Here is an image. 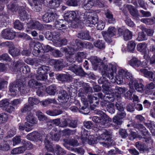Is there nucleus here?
Returning a JSON list of instances; mask_svg holds the SVG:
<instances>
[{
  "label": "nucleus",
  "instance_id": "nucleus-1",
  "mask_svg": "<svg viewBox=\"0 0 155 155\" xmlns=\"http://www.w3.org/2000/svg\"><path fill=\"white\" fill-rule=\"evenodd\" d=\"M92 63L94 66H95L96 69L103 68L102 71V77L98 80V82L99 84H103L102 86L103 88V92L106 94L110 87L108 85V81L106 77L110 80L112 82L114 83L115 80L113 79L114 76L116 74V68L111 64H104L101 60L97 58H95Z\"/></svg>",
  "mask_w": 155,
  "mask_h": 155
},
{
  "label": "nucleus",
  "instance_id": "nucleus-2",
  "mask_svg": "<svg viewBox=\"0 0 155 155\" xmlns=\"http://www.w3.org/2000/svg\"><path fill=\"white\" fill-rule=\"evenodd\" d=\"M99 141L105 140L104 142H103L101 143L104 146L108 145H110L114 144V140L111 139L110 136H97V139L94 136L93 137H90V136H85L81 137L82 141L83 143H87L90 145H92L94 143H96L97 140Z\"/></svg>",
  "mask_w": 155,
  "mask_h": 155
},
{
  "label": "nucleus",
  "instance_id": "nucleus-3",
  "mask_svg": "<svg viewBox=\"0 0 155 155\" xmlns=\"http://www.w3.org/2000/svg\"><path fill=\"white\" fill-rule=\"evenodd\" d=\"M126 89L124 87L117 86H111L108 93L104 96V98L107 100L113 102L117 98H120V95L125 93Z\"/></svg>",
  "mask_w": 155,
  "mask_h": 155
},
{
  "label": "nucleus",
  "instance_id": "nucleus-4",
  "mask_svg": "<svg viewBox=\"0 0 155 155\" xmlns=\"http://www.w3.org/2000/svg\"><path fill=\"white\" fill-rule=\"evenodd\" d=\"M124 103L121 101H118L115 103V106L118 111L113 117V121L117 125H120L122 124V119L126 116V113L124 111Z\"/></svg>",
  "mask_w": 155,
  "mask_h": 155
},
{
  "label": "nucleus",
  "instance_id": "nucleus-5",
  "mask_svg": "<svg viewBox=\"0 0 155 155\" xmlns=\"http://www.w3.org/2000/svg\"><path fill=\"white\" fill-rule=\"evenodd\" d=\"M92 120L101 127L107 126V124L111 121V119L106 114H103L101 117L94 116L92 117Z\"/></svg>",
  "mask_w": 155,
  "mask_h": 155
},
{
  "label": "nucleus",
  "instance_id": "nucleus-6",
  "mask_svg": "<svg viewBox=\"0 0 155 155\" xmlns=\"http://www.w3.org/2000/svg\"><path fill=\"white\" fill-rule=\"evenodd\" d=\"M50 67L42 65L38 67L37 71V75L36 76V79L40 81L46 80L47 76L46 74L50 71Z\"/></svg>",
  "mask_w": 155,
  "mask_h": 155
},
{
  "label": "nucleus",
  "instance_id": "nucleus-7",
  "mask_svg": "<svg viewBox=\"0 0 155 155\" xmlns=\"http://www.w3.org/2000/svg\"><path fill=\"white\" fill-rule=\"evenodd\" d=\"M82 15L83 21H86V23L88 24V26H91L92 25H94L97 24L98 21V18L97 16L94 17L92 16L91 14L87 12L83 14Z\"/></svg>",
  "mask_w": 155,
  "mask_h": 155
},
{
  "label": "nucleus",
  "instance_id": "nucleus-8",
  "mask_svg": "<svg viewBox=\"0 0 155 155\" xmlns=\"http://www.w3.org/2000/svg\"><path fill=\"white\" fill-rule=\"evenodd\" d=\"M5 44L9 48V53L13 57H15L20 55V50L15 47L14 45L12 42L6 41L5 42Z\"/></svg>",
  "mask_w": 155,
  "mask_h": 155
},
{
  "label": "nucleus",
  "instance_id": "nucleus-9",
  "mask_svg": "<svg viewBox=\"0 0 155 155\" xmlns=\"http://www.w3.org/2000/svg\"><path fill=\"white\" fill-rule=\"evenodd\" d=\"M51 63L54 65V67L58 70H60L65 66H68L70 65L68 63H64L63 60L60 59L56 60L51 59Z\"/></svg>",
  "mask_w": 155,
  "mask_h": 155
},
{
  "label": "nucleus",
  "instance_id": "nucleus-10",
  "mask_svg": "<svg viewBox=\"0 0 155 155\" xmlns=\"http://www.w3.org/2000/svg\"><path fill=\"white\" fill-rule=\"evenodd\" d=\"M55 77L58 81L64 83L71 81L72 79L71 76L68 73L56 74H55Z\"/></svg>",
  "mask_w": 155,
  "mask_h": 155
},
{
  "label": "nucleus",
  "instance_id": "nucleus-11",
  "mask_svg": "<svg viewBox=\"0 0 155 155\" xmlns=\"http://www.w3.org/2000/svg\"><path fill=\"white\" fill-rule=\"evenodd\" d=\"M130 87L132 89H135L137 91L141 93L144 91V86L142 83H138L137 81L135 80L130 82L129 84Z\"/></svg>",
  "mask_w": 155,
  "mask_h": 155
},
{
  "label": "nucleus",
  "instance_id": "nucleus-12",
  "mask_svg": "<svg viewBox=\"0 0 155 155\" xmlns=\"http://www.w3.org/2000/svg\"><path fill=\"white\" fill-rule=\"evenodd\" d=\"M57 15V14L54 12H48L43 15L42 19L45 23L51 22L54 21Z\"/></svg>",
  "mask_w": 155,
  "mask_h": 155
},
{
  "label": "nucleus",
  "instance_id": "nucleus-13",
  "mask_svg": "<svg viewBox=\"0 0 155 155\" xmlns=\"http://www.w3.org/2000/svg\"><path fill=\"white\" fill-rule=\"evenodd\" d=\"M46 35V38L47 39L49 40H52L54 43H57L58 42L60 41V34L59 33L55 32H53L52 34L50 33H48Z\"/></svg>",
  "mask_w": 155,
  "mask_h": 155
},
{
  "label": "nucleus",
  "instance_id": "nucleus-14",
  "mask_svg": "<svg viewBox=\"0 0 155 155\" xmlns=\"http://www.w3.org/2000/svg\"><path fill=\"white\" fill-rule=\"evenodd\" d=\"M64 19L67 21H76L77 15L74 11H69L65 13L64 15Z\"/></svg>",
  "mask_w": 155,
  "mask_h": 155
},
{
  "label": "nucleus",
  "instance_id": "nucleus-15",
  "mask_svg": "<svg viewBox=\"0 0 155 155\" xmlns=\"http://www.w3.org/2000/svg\"><path fill=\"white\" fill-rule=\"evenodd\" d=\"M28 26L29 28L40 31L43 30L44 28L43 25L36 21H33L32 22L28 24Z\"/></svg>",
  "mask_w": 155,
  "mask_h": 155
},
{
  "label": "nucleus",
  "instance_id": "nucleus-16",
  "mask_svg": "<svg viewBox=\"0 0 155 155\" xmlns=\"http://www.w3.org/2000/svg\"><path fill=\"white\" fill-rule=\"evenodd\" d=\"M18 14L20 18L22 21H23L29 18L30 15L29 14V12L24 7H22L20 8Z\"/></svg>",
  "mask_w": 155,
  "mask_h": 155
},
{
  "label": "nucleus",
  "instance_id": "nucleus-17",
  "mask_svg": "<svg viewBox=\"0 0 155 155\" xmlns=\"http://www.w3.org/2000/svg\"><path fill=\"white\" fill-rule=\"evenodd\" d=\"M70 68L71 70L72 71L77 75L84 76L87 74V73L84 72L81 67L74 65V66L69 67Z\"/></svg>",
  "mask_w": 155,
  "mask_h": 155
},
{
  "label": "nucleus",
  "instance_id": "nucleus-18",
  "mask_svg": "<svg viewBox=\"0 0 155 155\" xmlns=\"http://www.w3.org/2000/svg\"><path fill=\"white\" fill-rule=\"evenodd\" d=\"M88 97L90 104L91 109L92 110H94V107L93 106L95 107L98 105L99 101V98L97 97L89 95H88Z\"/></svg>",
  "mask_w": 155,
  "mask_h": 155
},
{
  "label": "nucleus",
  "instance_id": "nucleus-19",
  "mask_svg": "<svg viewBox=\"0 0 155 155\" xmlns=\"http://www.w3.org/2000/svg\"><path fill=\"white\" fill-rule=\"evenodd\" d=\"M2 37L7 39H12L15 36V32L8 29L2 31Z\"/></svg>",
  "mask_w": 155,
  "mask_h": 155
},
{
  "label": "nucleus",
  "instance_id": "nucleus-20",
  "mask_svg": "<svg viewBox=\"0 0 155 155\" xmlns=\"http://www.w3.org/2000/svg\"><path fill=\"white\" fill-rule=\"evenodd\" d=\"M63 140L64 142V145L66 147V145L68 144L73 147H76L79 145V143L77 140L75 139L64 138H63L62 140H61V141Z\"/></svg>",
  "mask_w": 155,
  "mask_h": 155
},
{
  "label": "nucleus",
  "instance_id": "nucleus-21",
  "mask_svg": "<svg viewBox=\"0 0 155 155\" xmlns=\"http://www.w3.org/2000/svg\"><path fill=\"white\" fill-rule=\"evenodd\" d=\"M152 82L147 84L144 89V93L146 94L150 95L152 93V90L155 88V78L153 80H151Z\"/></svg>",
  "mask_w": 155,
  "mask_h": 155
},
{
  "label": "nucleus",
  "instance_id": "nucleus-22",
  "mask_svg": "<svg viewBox=\"0 0 155 155\" xmlns=\"http://www.w3.org/2000/svg\"><path fill=\"white\" fill-rule=\"evenodd\" d=\"M71 46L64 49V51L66 55L73 54L75 51H77L76 46L73 42H71L70 43Z\"/></svg>",
  "mask_w": 155,
  "mask_h": 155
},
{
  "label": "nucleus",
  "instance_id": "nucleus-23",
  "mask_svg": "<svg viewBox=\"0 0 155 155\" xmlns=\"http://www.w3.org/2000/svg\"><path fill=\"white\" fill-rule=\"evenodd\" d=\"M119 74L123 75L124 79H127L131 82L132 81H134L132 74L129 72L126 71L124 70L121 69L119 71Z\"/></svg>",
  "mask_w": 155,
  "mask_h": 155
},
{
  "label": "nucleus",
  "instance_id": "nucleus-24",
  "mask_svg": "<svg viewBox=\"0 0 155 155\" xmlns=\"http://www.w3.org/2000/svg\"><path fill=\"white\" fill-rule=\"evenodd\" d=\"M45 0H33V9L37 12L39 11L41 9V5L43 3Z\"/></svg>",
  "mask_w": 155,
  "mask_h": 155
},
{
  "label": "nucleus",
  "instance_id": "nucleus-25",
  "mask_svg": "<svg viewBox=\"0 0 155 155\" xmlns=\"http://www.w3.org/2000/svg\"><path fill=\"white\" fill-rule=\"evenodd\" d=\"M4 8L3 5H0V21L3 23V25H5L6 23V20L8 18V15L5 12H2Z\"/></svg>",
  "mask_w": 155,
  "mask_h": 155
},
{
  "label": "nucleus",
  "instance_id": "nucleus-26",
  "mask_svg": "<svg viewBox=\"0 0 155 155\" xmlns=\"http://www.w3.org/2000/svg\"><path fill=\"white\" fill-rule=\"evenodd\" d=\"M27 114L25 119L28 122L33 124H37L38 122L37 119L32 113L29 112Z\"/></svg>",
  "mask_w": 155,
  "mask_h": 155
},
{
  "label": "nucleus",
  "instance_id": "nucleus-27",
  "mask_svg": "<svg viewBox=\"0 0 155 155\" xmlns=\"http://www.w3.org/2000/svg\"><path fill=\"white\" fill-rule=\"evenodd\" d=\"M29 45L31 49H33L36 50H38L39 52L44 51V49L42 46L39 42L35 43L33 41H31Z\"/></svg>",
  "mask_w": 155,
  "mask_h": 155
},
{
  "label": "nucleus",
  "instance_id": "nucleus-28",
  "mask_svg": "<svg viewBox=\"0 0 155 155\" xmlns=\"http://www.w3.org/2000/svg\"><path fill=\"white\" fill-rule=\"evenodd\" d=\"M18 87L20 93L22 94H26L29 91V88L21 82L18 83Z\"/></svg>",
  "mask_w": 155,
  "mask_h": 155
},
{
  "label": "nucleus",
  "instance_id": "nucleus-29",
  "mask_svg": "<svg viewBox=\"0 0 155 155\" xmlns=\"http://www.w3.org/2000/svg\"><path fill=\"white\" fill-rule=\"evenodd\" d=\"M68 97V95L66 91H63L61 93L59 94L58 100L60 102L64 103L67 101Z\"/></svg>",
  "mask_w": 155,
  "mask_h": 155
},
{
  "label": "nucleus",
  "instance_id": "nucleus-30",
  "mask_svg": "<svg viewBox=\"0 0 155 155\" xmlns=\"http://www.w3.org/2000/svg\"><path fill=\"white\" fill-rule=\"evenodd\" d=\"M127 7L130 14L134 17V18L137 19L139 18V15L137 9L135 8L133 6L130 5H128Z\"/></svg>",
  "mask_w": 155,
  "mask_h": 155
},
{
  "label": "nucleus",
  "instance_id": "nucleus-31",
  "mask_svg": "<svg viewBox=\"0 0 155 155\" xmlns=\"http://www.w3.org/2000/svg\"><path fill=\"white\" fill-rule=\"evenodd\" d=\"M94 2L93 0H84L82 7L84 9L89 10L94 5Z\"/></svg>",
  "mask_w": 155,
  "mask_h": 155
},
{
  "label": "nucleus",
  "instance_id": "nucleus-32",
  "mask_svg": "<svg viewBox=\"0 0 155 155\" xmlns=\"http://www.w3.org/2000/svg\"><path fill=\"white\" fill-rule=\"evenodd\" d=\"M140 71L143 73L146 77L150 78V80H153L155 78V74L153 72L150 71H148L145 68H142L140 69Z\"/></svg>",
  "mask_w": 155,
  "mask_h": 155
},
{
  "label": "nucleus",
  "instance_id": "nucleus-33",
  "mask_svg": "<svg viewBox=\"0 0 155 155\" xmlns=\"http://www.w3.org/2000/svg\"><path fill=\"white\" fill-rule=\"evenodd\" d=\"M106 17L108 19V22L110 24H114L115 22V19L113 17L112 13L109 9L106 10L105 12Z\"/></svg>",
  "mask_w": 155,
  "mask_h": 155
},
{
  "label": "nucleus",
  "instance_id": "nucleus-34",
  "mask_svg": "<svg viewBox=\"0 0 155 155\" xmlns=\"http://www.w3.org/2000/svg\"><path fill=\"white\" fill-rule=\"evenodd\" d=\"M78 37L81 39L85 40H89L91 37L89 33L87 31H82L78 33Z\"/></svg>",
  "mask_w": 155,
  "mask_h": 155
},
{
  "label": "nucleus",
  "instance_id": "nucleus-35",
  "mask_svg": "<svg viewBox=\"0 0 155 155\" xmlns=\"http://www.w3.org/2000/svg\"><path fill=\"white\" fill-rule=\"evenodd\" d=\"M129 64L132 67H138L141 64V61L136 58H133L129 61Z\"/></svg>",
  "mask_w": 155,
  "mask_h": 155
},
{
  "label": "nucleus",
  "instance_id": "nucleus-36",
  "mask_svg": "<svg viewBox=\"0 0 155 155\" xmlns=\"http://www.w3.org/2000/svg\"><path fill=\"white\" fill-rule=\"evenodd\" d=\"M8 8L11 10L12 12H16L21 7L18 5L17 4L15 3H10L7 6Z\"/></svg>",
  "mask_w": 155,
  "mask_h": 155
},
{
  "label": "nucleus",
  "instance_id": "nucleus-37",
  "mask_svg": "<svg viewBox=\"0 0 155 155\" xmlns=\"http://www.w3.org/2000/svg\"><path fill=\"white\" fill-rule=\"evenodd\" d=\"M49 137L45 136L44 142L45 144V147L48 151L52 152L54 150L52 146L50 144V140H49Z\"/></svg>",
  "mask_w": 155,
  "mask_h": 155
},
{
  "label": "nucleus",
  "instance_id": "nucleus-38",
  "mask_svg": "<svg viewBox=\"0 0 155 155\" xmlns=\"http://www.w3.org/2000/svg\"><path fill=\"white\" fill-rule=\"evenodd\" d=\"M97 134L96 136H101L105 135L106 136H111L112 135V132L110 130H107L105 129L99 130L97 131Z\"/></svg>",
  "mask_w": 155,
  "mask_h": 155
},
{
  "label": "nucleus",
  "instance_id": "nucleus-39",
  "mask_svg": "<svg viewBox=\"0 0 155 155\" xmlns=\"http://www.w3.org/2000/svg\"><path fill=\"white\" fill-rule=\"evenodd\" d=\"M86 56L85 53L84 52H78L75 56L76 61L80 63L82 62L83 59Z\"/></svg>",
  "mask_w": 155,
  "mask_h": 155
},
{
  "label": "nucleus",
  "instance_id": "nucleus-40",
  "mask_svg": "<svg viewBox=\"0 0 155 155\" xmlns=\"http://www.w3.org/2000/svg\"><path fill=\"white\" fill-rule=\"evenodd\" d=\"M46 92L50 95H54L56 92V87L53 85L48 87L46 89Z\"/></svg>",
  "mask_w": 155,
  "mask_h": 155
},
{
  "label": "nucleus",
  "instance_id": "nucleus-41",
  "mask_svg": "<svg viewBox=\"0 0 155 155\" xmlns=\"http://www.w3.org/2000/svg\"><path fill=\"white\" fill-rule=\"evenodd\" d=\"M62 21H56L55 22V27L58 30H62L66 29L67 28L66 25L65 24L62 22Z\"/></svg>",
  "mask_w": 155,
  "mask_h": 155
},
{
  "label": "nucleus",
  "instance_id": "nucleus-42",
  "mask_svg": "<svg viewBox=\"0 0 155 155\" xmlns=\"http://www.w3.org/2000/svg\"><path fill=\"white\" fill-rule=\"evenodd\" d=\"M18 83L17 81L16 82H14L11 83L9 86V91L11 92L16 93Z\"/></svg>",
  "mask_w": 155,
  "mask_h": 155
},
{
  "label": "nucleus",
  "instance_id": "nucleus-43",
  "mask_svg": "<svg viewBox=\"0 0 155 155\" xmlns=\"http://www.w3.org/2000/svg\"><path fill=\"white\" fill-rule=\"evenodd\" d=\"M140 21L148 25H152L155 23V19L153 17L149 18H143Z\"/></svg>",
  "mask_w": 155,
  "mask_h": 155
},
{
  "label": "nucleus",
  "instance_id": "nucleus-44",
  "mask_svg": "<svg viewBox=\"0 0 155 155\" xmlns=\"http://www.w3.org/2000/svg\"><path fill=\"white\" fill-rule=\"evenodd\" d=\"M62 113V111L60 110H48L46 111V113L51 116H56Z\"/></svg>",
  "mask_w": 155,
  "mask_h": 155
},
{
  "label": "nucleus",
  "instance_id": "nucleus-45",
  "mask_svg": "<svg viewBox=\"0 0 155 155\" xmlns=\"http://www.w3.org/2000/svg\"><path fill=\"white\" fill-rule=\"evenodd\" d=\"M32 126L30 125L29 123L26 122L25 123L24 126L22 125H20L19 128L20 130H23L24 129L27 132H29L32 129Z\"/></svg>",
  "mask_w": 155,
  "mask_h": 155
},
{
  "label": "nucleus",
  "instance_id": "nucleus-46",
  "mask_svg": "<svg viewBox=\"0 0 155 155\" xmlns=\"http://www.w3.org/2000/svg\"><path fill=\"white\" fill-rule=\"evenodd\" d=\"M79 111L84 114H88L89 112L88 104L84 105V106H80L78 109Z\"/></svg>",
  "mask_w": 155,
  "mask_h": 155
},
{
  "label": "nucleus",
  "instance_id": "nucleus-47",
  "mask_svg": "<svg viewBox=\"0 0 155 155\" xmlns=\"http://www.w3.org/2000/svg\"><path fill=\"white\" fill-rule=\"evenodd\" d=\"M79 111L84 114H88L89 112L88 104L84 105V106H80L78 109Z\"/></svg>",
  "mask_w": 155,
  "mask_h": 155
},
{
  "label": "nucleus",
  "instance_id": "nucleus-48",
  "mask_svg": "<svg viewBox=\"0 0 155 155\" xmlns=\"http://www.w3.org/2000/svg\"><path fill=\"white\" fill-rule=\"evenodd\" d=\"M75 46L77 51L81 50L84 47V43L78 39H76L75 41Z\"/></svg>",
  "mask_w": 155,
  "mask_h": 155
},
{
  "label": "nucleus",
  "instance_id": "nucleus-49",
  "mask_svg": "<svg viewBox=\"0 0 155 155\" xmlns=\"http://www.w3.org/2000/svg\"><path fill=\"white\" fill-rule=\"evenodd\" d=\"M132 34L131 32L128 29L124 31V40L127 41L131 39Z\"/></svg>",
  "mask_w": 155,
  "mask_h": 155
},
{
  "label": "nucleus",
  "instance_id": "nucleus-50",
  "mask_svg": "<svg viewBox=\"0 0 155 155\" xmlns=\"http://www.w3.org/2000/svg\"><path fill=\"white\" fill-rule=\"evenodd\" d=\"M25 61L27 64L32 65L38 64L39 61L37 58H28L25 60Z\"/></svg>",
  "mask_w": 155,
  "mask_h": 155
},
{
  "label": "nucleus",
  "instance_id": "nucleus-51",
  "mask_svg": "<svg viewBox=\"0 0 155 155\" xmlns=\"http://www.w3.org/2000/svg\"><path fill=\"white\" fill-rule=\"evenodd\" d=\"M82 87L86 93L90 94L93 92V91L92 87L90 86L88 84L83 83L82 84Z\"/></svg>",
  "mask_w": 155,
  "mask_h": 155
},
{
  "label": "nucleus",
  "instance_id": "nucleus-52",
  "mask_svg": "<svg viewBox=\"0 0 155 155\" xmlns=\"http://www.w3.org/2000/svg\"><path fill=\"white\" fill-rule=\"evenodd\" d=\"M22 63L20 61H17L13 63V67L14 68L13 71H20L22 67Z\"/></svg>",
  "mask_w": 155,
  "mask_h": 155
},
{
  "label": "nucleus",
  "instance_id": "nucleus-53",
  "mask_svg": "<svg viewBox=\"0 0 155 155\" xmlns=\"http://www.w3.org/2000/svg\"><path fill=\"white\" fill-rule=\"evenodd\" d=\"M106 109L107 111L110 114H112L115 113V110L114 108V104L113 103L108 102L107 104V105Z\"/></svg>",
  "mask_w": 155,
  "mask_h": 155
},
{
  "label": "nucleus",
  "instance_id": "nucleus-54",
  "mask_svg": "<svg viewBox=\"0 0 155 155\" xmlns=\"http://www.w3.org/2000/svg\"><path fill=\"white\" fill-rule=\"evenodd\" d=\"M55 150L58 155H65L66 154L65 151L58 145H56Z\"/></svg>",
  "mask_w": 155,
  "mask_h": 155
},
{
  "label": "nucleus",
  "instance_id": "nucleus-55",
  "mask_svg": "<svg viewBox=\"0 0 155 155\" xmlns=\"http://www.w3.org/2000/svg\"><path fill=\"white\" fill-rule=\"evenodd\" d=\"M94 46L99 49L104 48L105 46L104 42L102 40L95 41L94 43Z\"/></svg>",
  "mask_w": 155,
  "mask_h": 155
},
{
  "label": "nucleus",
  "instance_id": "nucleus-56",
  "mask_svg": "<svg viewBox=\"0 0 155 155\" xmlns=\"http://www.w3.org/2000/svg\"><path fill=\"white\" fill-rule=\"evenodd\" d=\"M28 101L29 103L31 106L34 105L38 104L40 102V101L37 98L35 97H30L28 98Z\"/></svg>",
  "mask_w": 155,
  "mask_h": 155
},
{
  "label": "nucleus",
  "instance_id": "nucleus-57",
  "mask_svg": "<svg viewBox=\"0 0 155 155\" xmlns=\"http://www.w3.org/2000/svg\"><path fill=\"white\" fill-rule=\"evenodd\" d=\"M8 118L7 114L5 113L0 114V124L4 123L7 121Z\"/></svg>",
  "mask_w": 155,
  "mask_h": 155
},
{
  "label": "nucleus",
  "instance_id": "nucleus-58",
  "mask_svg": "<svg viewBox=\"0 0 155 155\" xmlns=\"http://www.w3.org/2000/svg\"><path fill=\"white\" fill-rule=\"evenodd\" d=\"M60 0H50L48 5L49 6L56 8L59 6Z\"/></svg>",
  "mask_w": 155,
  "mask_h": 155
},
{
  "label": "nucleus",
  "instance_id": "nucleus-59",
  "mask_svg": "<svg viewBox=\"0 0 155 155\" xmlns=\"http://www.w3.org/2000/svg\"><path fill=\"white\" fill-rule=\"evenodd\" d=\"M28 85L30 87H36L37 86H39L40 84L38 82L35 80L31 79L29 80L28 83Z\"/></svg>",
  "mask_w": 155,
  "mask_h": 155
},
{
  "label": "nucleus",
  "instance_id": "nucleus-60",
  "mask_svg": "<svg viewBox=\"0 0 155 155\" xmlns=\"http://www.w3.org/2000/svg\"><path fill=\"white\" fill-rule=\"evenodd\" d=\"M36 115L38 117L39 120L40 121H46L47 120V118L44 114L40 111H37L36 113Z\"/></svg>",
  "mask_w": 155,
  "mask_h": 155
},
{
  "label": "nucleus",
  "instance_id": "nucleus-61",
  "mask_svg": "<svg viewBox=\"0 0 155 155\" xmlns=\"http://www.w3.org/2000/svg\"><path fill=\"white\" fill-rule=\"evenodd\" d=\"M136 44L133 41H130L127 44V49L129 51L132 52L135 49Z\"/></svg>",
  "mask_w": 155,
  "mask_h": 155
},
{
  "label": "nucleus",
  "instance_id": "nucleus-62",
  "mask_svg": "<svg viewBox=\"0 0 155 155\" xmlns=\"http://www.w3.org/2000/svg\"><path fill=\"white\" fill-rule=\"evenodd\" d=\"M22 142L24 145L23 147L25 148V150H30L33 148V145L30 142L23 140Z\"/></svg>",
  "mask_w": 155,
  "mask_h": 155
},
{
  "label": "nucleus",
  "instance_id": "nucleus-63",
  "mask_svg": "<svg viewBox=\"0 0 155 155\" xmlns=\"http://www.w3.org/2000/svg\"><path fill=\"white\" fill-rule=\"evenodd\" d=\"M66 58L67 62L70 63H73L76 61L75 56L73 54L66 55Z\"/></svg>",
  "mask_w": 155,
  "mask_h": 155
},
{
  "label": "nucleus",
  "instance_id": "nucleus-64",
  "mask_svg": "<svg viewBox=\"0 0 155 155\" xmlns=\"http://www.w3.org/2000/svg\"><path fill=\"white\" fill-rule=\"evenodd\" d=\"M140 29L143 31L146 32L148 36H152L154 32L153 30L152 29L149 28H147L145 27L141 26Z\"/></svg>",
  "mask_w": 155,
  "mask_h": 155
}]
</instances>
